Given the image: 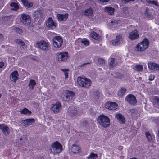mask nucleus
<instances>
[{
    "instance_id": "2eb2a0df",
    "label": "nucleus",
    "mask_w": 159,
    "mask_h": 159,
    "mask_svg": "<svg viewBox=\"0 0 159 159\" xmlns=\"http://www.w3.org/2000/svg\"><path fill=\"white\" fill-rule=\"evenodd\" d=\"M19 74L17 70L14 71L10 75L11 80L15 83H16L17 80L19 79Z\"/></svg>"
},
{
    "instance_id": "a211bd4d",
    "label": "nucleus",
    "mask_w": 159,
    "mask_h": 159,
    "mask_svg": "<svg viewBox=\"0 0 159 159\" xmlns=\"http://www.w3.org/2000/svg\"><path fill=\"white\" fill-rule=\"evenodd\" d=\"M71 150L72 152L75 154L80 153L81 151L80 148L75 144L72 145Z\"/></svg>"
},
{
    "instance_id": "dca6fc26",
    "label": "nucleus",
    "mask_w": 159,
    "mask_h": 159,
    "mask_svg": "<svg viewBox=\"0 0 159 159\" xmlns=\"http://www.w3.org/2000/svg\"><path fill=\"white\" fill-rule=\"evenodd\" d=\"M0 129L2 130L5 135L7 136L9 134V128L7 125L4 124H0Z\"/></svg>"
},
{
    "instance_id": "0eeeda50",
    "label": "nucleus",
    "mask_w": 159,
    "mask_h": 159,
    "mask_svg": "<svg viewBox=\"0 0 159 159\" xmlns=\"http://www.w3.org/2000/svg\"><path fill=\"white\" fill-rule=\"evenodd\" d=\"M125 100L131 105L135 106L137 103L136 97L131 94L127 95L125 98Z\"/></svg>"
},
{
    "instance_id": "49530a36",
    "label": "nucleus",
    "mask_w": 159,
    "mask_h": 159,
    "mask_svg": "<svg viewBox=\"0 0 159 159\" xmlns=\"http://www.w3.org/2000/svg\"><path fill=\"white\" fill-rule=\"evenodd\" d=\"M155 77V76L154 75L151 74L149 76V80L150 81L153 80L154 79Z\"/></svg>"
},
{
    "instance_id": "864d4df0",
    "label": "nucleus",
    "mask_w": 159,
    "mask_h": 159,
    "mask_svg": "<svg viewBox=\"0 0 159 159\" xmlns=\"http://www.w3.org/2000/svg\"><path fill=\"white\" fill-rule=\"evenodd\" d=\"M100 2L102 3L108 2L110 0H98Z\"/></svg>"
},
{
    "instance_id": "e433bc0d",
    "label": "nucleus",
    "mask_w": 159,
    "mask_h": 159,
    "mask_svg": "<svg viewBox=\"0 0 159 159\" xmlns=\"http://www.w3.org/2000/svg\"><path fill=\"white\" fill-rule=\"evenodd\" d=\"M111 40L110 43H112V44L114 46H117L120 43V40Z\"/></svg>"
},
{
    "instance_id": "423d86ee",
    "label": "nucleus",
    "mask_w": 159,
    "mask_h": 159,
    "mask_svg": "<svg viewBox=\"0 0 159 159\" xmlns=\"http://www.w3.org/2000/svg\"><path fill=\"white\" fill-rule=\"evenodd\" d=\"M20 22L22 24L28 26L31 22V18L30 16L25 14H22L20 15Z\"/></svg>"
},
{
    "instance_id": "de8ad7c7",
    "label": "nucleus",
    "mask_w": 159,
    "mask_h": 159,
    "mask_svg": "<svg viewBox=\"0 0 159 159\" xmlns=\"http://www.w3.org/2000/svg\"><path fill=\"white\" fill-rule=\"evenodd\" d=\"M52 40H62V38L60 37V36H54L53 39Z\"/></svg>"
},
{
    "instance_id": "6e6d98bb",
    "label": "nucleus",
    "mask_w": 159,
    "mask_h": 159,
    "mask_svg": "<svg viewBox=\"0 0 159 159\" xmlns=\"http://www.w3.org/2000/svg\"><path fill=\"white\" fill-rule=\"evenodd\" d=\"M122 1L125 2V3H127L130 1H134V0H122Z\"/></svg>"
},
{
    "instance_id": "13d9d810",
    "label": "nucleus",
    "mask_w": 159,
    "mask_h": 159,
    "mask_svg": "<svg viewBox=\"0 0 159 159\" xmlns=\"http://www.w3.org/2000/svg\"><path fill=\"white\" fill-rule=\"evenodd\" d=\"M123 149V147L121 146H120L119 147L118 149L120 150H121Z\"/></svg>"
},
{
    "instance_id": "7c9ffc66",
    "label": "nucleus",
    "mask_w": 159,
    "mask_h": 159,
    "mask_svg": "<svg viewBox=\"0 0 159 159\" xmlns=\"http://www.w3.org/2000/svg\"><path fill=\"white\" fill-rule=\"evenodd\" d=\"M143 68L142 65H136L134 68V70L138 72H141L143 71Z\"/></svg>"
},
{
    "instance_id": "ea45409f",
    "label": "nucleus",
    "mask_w": 159,
    "mask_h": 159,
    "mask_svg": "<svg viewBox=\"0 0 159 159\" xmlns=\"http://www.w3.org/2000/svg\"><path fill=\"white\" fill-rule=\"evenodd\" d=\"M18 44L20 45V47L24 46V48L25 47V48H26V46L22 40H19Z\"/></svg>"
},
{
    "instance_id": "09e8293b",
    "label": "nucleus",
    "mask_w": 159,
    "mask_h": 159,
    "mask_svg": "<svg viewBox=\"0 0 159 159\" xmlns=\"http://www.w3.org/2000/svg\"><path fill=\"white\" fill-rule=\"evenodd\" d=\"M124 39V36L122 35H119L116 36V40H120V39Z\"/></svg>"
},
{
    "instance_id": "680f3d73",
    "label": "nucleus",
    "mask_w": 159,
    "mask_h": 159,
    "mask_svg": "<svg viewBox=\"0 0 159 159\" xmlns=\"http://www.w3.org/2000/svg\"><path fill=\"white\" fill-rule=\"evenodd\" d=\"M130 159H138L137 158L134 157L133 158H131Z\"/></svg>"
},
{
    "instance_id": "aec40b11",
    "label": "nucleus",
    "mask_w": 159,
    "mask_h": 159,
    "mask_svg": "<svg viewBox=\"0 0 159 159\" xmlns=\"http://www.w3.org/2000/svg\"><path fill=\"white\" fill-rule=\"evenodd\" d=\"M34 121L35 120L34 118H29L24 120L23 123L25 126H27L31 125Z\"/></svg>"
},
{
    "instance_id": "9d476101",
    "label": "nucleus",
    "mask_w": 159,
    "mask_h": 159,
    "mask_svg": "<svg viewBox=\"0 0 159 159\" xmlns=\"http://www.w3.org/2000/svg\"><path fill=\"white\" fill-rule=\"evenodd\" d=\"M51 109L54 113H58L61 109V103L59 102H56L55 104L52 105Z\"/></svg>"
},
{
    "instance_id": "4468645a",
    "label": "nucleus",
    "mask_w": 159,
    "mask_h": 159,
    "mask_svg": "<svg viewBox=\"0 0 159 159\" xmlns=\"http://www.w3.org/2000/svg\"><path fill=\"white\" fill-rule=\"evenodd\" d=\"M148 68L154 71L159 70V64L154 62H150L148 64Z\"/></svg>"
},
{
    "instance_id": "a18cd8bd",
    "label": "nucleus",
    "mask_w": 159,
    "mask_h": 159,
    "mask_svg": "<svg viewBox=\"0 0 159 159\" xmlns=\"http://www.w3.org/2000/svg\"><path fill=\"white\" fill-rule=\"evenodd\" d=\"M10 18V17L9 16H3L2 17V20L5 21H7Z\"/></svg>"
},
{
    "instance_id": "3c124183",
    "label": "nucleus",
    "mask_w": 159,
    "mask_h": 159,
    "mask_svg": "<svg viewBox=\"0 0 159 159\" xmlns=\"http://www.w3.org/2000/svg\"><path fill=\"white\" fill-rule=\"evenodd\" d=\"M70 113L72 116H75L76 115L77 113V111L76 109L74 110V111H70Z\"/></svg>"
},
{
    "instance_id": "f8f14e48",
    "label": "nucleus",
    "mask_w": 159,
    "mask_h": 159,
    "mask_svg": "<svg viewBox=\"0 0 159 159\" xmlns=\"http://www.w3.org/2000/svg\"><path fill=\"white\" fill-rule=\"evenodd\" d=\"M37 44L39 48L43 50H46L48 49V43L46 42L45 40H40V42L38 41Z\"/></svg>"
},
{
    "instance_id": "6ab92c4d",
    "label": "nucleus",
    "mask_w": 159,
    "mask_h": 159,
    "mask_svg": "<svg viewBox=\"0 0 159 159\" xmlns=\"http://www.w3.org/2000/svg\"><path fill=\"white\" fill-rule=\"evenodd\" d=\"M139 36L138 31L137 30H135L130 33L129 37L131 39H137Z\"/></svg>"
},
{
    "instance_id": "37998d69",
    "label": "nucleus",
    "mask_w": 159,
    "mask_h": 159,
    "mask_svg": "<svg viewBox=\"0 0 159 159\" xmlns=\"http://www.w3.org/2000/svg\"><path fill=\"white\" fill-rule=\"evenodd\" d=\"M94 96L96 98L98 99L100 95V93L99 91L97 90L94 92Z\"/></svg>"
},
{
    "instance_id": "c03bdc74",
    "label": "nucleus",
    "mask_w": 159,
    "mask_h": 159,
    "mask_svg": "<svg viewBox=\"0 0 159 159\" xmlns=\"http://www.w3.org/2000/svg\"><path fill=\"white\" fill-rule=\"evenodd\" d=\"M81 43L86 46H88L89 44V40H81Z\"/></svg>"
},
{
    "instance_id": "bb28decb",
    "label": "nucleus",
    "mask_w": 159,
    "mask_h": 159,
    "mask_svg": "<svg viewBox=\"0 0 159 159\" xmlns=\"http://www.w3.org/2000/svg\"><path fill=\"white\" fill-rule=\"evenodd\" d=\"M36 84V83L35 81L34 80L31 79L30 81L28 86L30 89L31 90H33Z\"/></svg>"
},
{
    "instance_id": "5701e85b",
    "label": "nucleus",
    "mask_w": 159,
    "mask_h": 159,
    "mask_svg": "<svg viewBox=\"0 0 159 159\" xmlns=\"http://www.w3.org/2000/svg\"><path fill=\"white\" fill-rule=\"evenodd\" d=\"M104 10L106 12L111 15L114 13L115 11L114 8L111 7H105Z\"/></svg>"
},
{
    "instance_id": "69168bd1",
    "label": "nucleus",
    "mask_w": 159,
    "mask_h": 159,
    "mask_svg": "<svg viewBox=\"0 0 159 159\" xmlns=\"http://www.w3.org/2000/svg\"><path fill=\"white\" fill-rule=\"evenodd\" d=\"M55 34V33H51V34H52H52Z\"/></svg>"
},
{
    "instance_id": "f704fd0d",
    "label": "nucleus",
    "mask_w": 159,
    "mask_h": 159,
    "mask_svg": "<svg viewBox=\"0 0 159 159\" xmlns=\"http://www.w3.org/2000/svg\"><path fill=\"white\" fill-rule=\"evenodd\" d=\"M146 2L149 4L154 5L158 7L159 6L158 2L155 1L148 0Z\"/></svg>"
},
{
    "instance_id": "f03ea898",
    "label": "nucleus",
    "mask_w": 159,
    "mask_h": 159,
    "mask_svg": "<svg viewBox=\"0 0 159 159\" xmlns=\"http://www.w3.org/2000/svg\"><path fill=\"white\" fill-rule=\"evenodd\" d=\"M50 150L53 153H60L63 150L62 145L58 141H55L51 144Z\"/></svg>"
},
{
    "instance_id": "338daca9",
    "label": "nucleus",
    "mask_w": 159,
    "mask_h": 159,
    "mask_svg": "<svg viewBox=\"0 0 159 159\" xmlns=\"http://www.w3.org/2000/svg\"><path fill=\"white\" fill-rule=\"evenodd\" d=\"M1 96H2V95H1V93H0V98H1Z\"/></svg>"
},
{
    "instance_id": "79ce46f5",
    "label": "nucleus",
    "mask_w": 159,
    "mask_h": 159,
    "mask_svg": "<svg viewBox=\"0 0 159 159\" xmlns=\"http://www.w3.org/2000/svg\"><path fill=\"white\" fill-rule=\"evenodd\" d=\"M98 61L100 64H104L105 62V60L101 58H98Z\"/></svg>"
},
{
    "instance_id": "0e129e2a",
    "label": "nucleus",
    "mask_w": 159,
    "mask_h": 159,
    "mask_svg": "<svg viewBox=\"0 0 159 159\" xmlns=\"http://www.w3.org/2000/svg\"><path fill=\"white\" fill-rule=\"evenodd\" d=\"M143 40H148V39L146 38H145L143 39Z\"/></svg>"
},
{
    "instance_id": "774afa93",
    "label": "nucleus",
    "mask_w": 159,
    "mask_h": 159,
    "mask_svg": "<svg viewBox=\"0 0 159 159\" xmlns=\"http://www.w3.org/2000/svg\"><path fill=\"white\" fill-rule=\"evenodd\" d=\"M153 159H156V158H153Z\"/></svg>"
},
{
    "instance_id": "412c9836",
    "label": "nucleus",
    "mask_w": 159,
    "mask_h": 159,
    "mask_svg": "<svg viewBox=\"0 0 159 159\" xmlns=\"http://www.w3.org/2000/svg\"><path fill=\"white\" fill-rule=\"evenodd\" d=\"M116 118L117 119L121 124H124L125 122V118L123 115L120 114H117L116 115Z\"/></svg>"
},
{
    "instance_id": "393cba45",
    "label": "nucleus",
    "mask_w": 159,
    "mask_h": 159,
    "mask_svg": "<svg viewBox=\"0 0 159 159\" xmlns=\"http://www.w3.org/2000/svg\"><path fill=\"white\" fill-rule=\"evenodd\" d=\"M54 47L59 48L61 46L63 43V40H52Z\"/></svg>"
},
{
    "instance_id": "39448f33",
    "label": "nucleus",
    "mask_w": 159,
    "mask_h": 159,
    "mask_svg": "<svg viewBox=\"0 0 159 159\" xmlns=\"http://www.w3.org/2000/svg\"><path fill=\"white\" fill-rule=\"evenodd\" d=\"M75 93L72 91L66 90L61 94V97L65 101H69L72 99Z\"/></svg>"
},
{
    "instance_id": "5fc2aeb1",
    "label": "nucleus",
    "mask_w": 159,
    "mask_h": 159,
    "mask_svg": "<svg viewBox=\"0 0 159 159\" xmlns=\"http://www.w3.org/2000/svg\"><path fill=\"white\" fill-rule=\"evenodd\" d=\"M145 15L147 16L148 17H150V16H151L150 14H149L147 11H145Z\"/></svg>"
},
{
    "instance_id": "f3484780",
    "label": "nucleus",
    "mask_w": 159,
    "mask_h": 159,
    "mask_svg": "<svg viewBox=\"0 0 159 159\" xmlns=\"http://www.w3.org/2000/svg\"><path fill=\"white\" fill-rule=\"evenodd\" d=\"M68 16L67 13L64 14H58L57 15V19L59 21H65L66 20Z\"/></svg>"
},
{
    "instance_id": "f257e3e1",
    "label": "nucleus",
    "mask_w": 159,
    "mask_h": 159,
    "mask_svg": "<svg viewBox=\"0 0 159 159\" xmlns=\"http://www.w3.org/2000/svg\"><path fill=\"white\" fill-rule=\"evenodd\" d=\"M97 120L98 122L104 128H107L110 125V119L104 115H100L98 117Z\"/></svg>"
},
{
    "instance_id": "a19ab883",
    "label": "nucleus",
    "mask_w": 159,
    "mask_h": 159,
    "mask_svg": "<svg viewBox=\"0 0 159 159\" xmlns=\"http://www.w3.org/2000/svg\"><path fill=\"white\" fill-rule=\"evenodd\" d=\"M153 101L156 103L159 104V97L157 96H155L152 99Z\"/></svg>"
},
{
    "instance_id": "c85d7f7f",
    "label": "nucleus",
    "mask_w": 159,
    "mask_h": 159,
    "mask_svg": "<svg viewBox=\"0 0 159 159\" xmlns=\"http://www.w3.org/2000/svg\"><path fill=\"white\" fill-rule=\"evenodd\" d=\"M21 114L30 115L31 114V112L26 108H24L22 110L20 111Z\"/></svg>"
},
{
    "instance_id": "2f4dec72",
    "label": "nucleus",
    "mask_w": 159,
    "mask_h": 159,
    "mask_svg": "<svg viewBox=\"0 0 159 159\" xmlns=\"http://www.w3.org/2000/svg\"><path fill=\"white\" fill-rule=\"evenodd\" d=\"M98 157L97 154L91 152L89 156L87 157L88 159H96Z\"/></svg>"
},
{
    "instance_id": "c9c22d12",
    "label": "nucleus",
    "mask_w": 159,
    "mask_h": 159,
    "mask_svg": "<svg viewBox=\"0 0 159 159\" xmlns=\"http://www.w3.org/2000/svg\"><path fill=\"white\" fill-rule=\"evenodd\" d=\"M115 58H111V59L110 62L109 63L110 67L113 68L115 66V64H114Z\"/></svg>"
},
{
    "instance_id": "1a4fd4ad",
    "label": "nucleus",
    "mask_w": 159,
    "mask_h": 159,
    "mask_svg": "<svg viewBox=\"0 0 159 159\" xmlns=\"http://www.w3.org/2000/svg\"><path fill=\"white\" fill-rule=\"evenodd\" d=\"M69 57L68 52H63L57 53V58L58 61H65Z\"/></svg>"
},
{
    "instance_id": "052dcab7",
    "label": "nucleus",
    "mask_w": 159,
    "mask_h": 159,
    "mask_svg": "<svg viewBox=\"0 0 159 159\" xmlns=\"http://www.w3.org/2000/svg\"><path fill=\"white\" fill-rule=\"evenodd\" d=\"M90 63H89V62H87V63H85L83 65V66H84V65L87 64H89Z\"/></svg>"
},
{
    "instance_id": "6e6552de",
    "label": "nucleus",
    "mask_w": 159,
    "mask_h": 159,
    "mask_svg": "<svg viewBox=\"0 0 159 159\" xmlns=\"http://www.w3.org/2000/svg\"><path fill=\"white\" fill-rule=\"evenodd\" d=\"M34 19L35 21L40 22L43 21L44 20V16L42 11H37L35 12L34 14Z\"/></svg>"
},
{
    "instance_id": "c756f323",
    "label": "nucleus",
    "mask_w": 159,
    "mask_h": 159,
    "mask_svg": "<svg viewBox=\"0 0 159 159\" xmlns=\"http://www.w3.org/2000/svg\"><path fill=\"white\" fill-rule=\"evenodd\" d=\"M126 91V89L125 88L121 87L119 89L118 92V94L120 96H122L125 93Z\"/></svg>"
},
{
    "instance_id": "b1692460",
    "label": "nucleus",
    "mask_w": 159,
    "mask_h": 159,
    "mask_svg": "<svg viewBox=\"0 0 159 159\" xmlns=\"http://www.w3.org/2000/svg\"><path fill=\"white\" fill-rule=\"evenodd\" d=\"M93 10L91 8H89L83 11V12L85 15L91 16L93 15Z\"/></svg>"
},
{
    "instance_id": "603ef678",
    "label": "nucleus",
    "mask_w": 159,
    "mask_h": 159,
    "mask_svg": "<svg viewBox=\"0 0 159 159\" xmlns=\"http://www.w3.org/2000/svg\"><path fill=\"white\" fill-rule=\"evenodd\" d=\"M4 63L2 61L0 62V70L3 68L4 66Z\"/></svg>"
},
{
    "instance_id": "473e14b6",
    "label": "nucleus",
    "mask_w": 159,
    "mask_h": 159,
    "mask_svg": "<svg viewBox=\"0 0 159 159\" xmlns=\"http://www.w3.org/2000/svg\"><path fill=\"white\" fill-rule=\"evenodd\" d=\"M145 135L149 141L152 142L153 140V137L149 132H146Z\"/></svg>"
},
{
    "instance_id": "ddd939ff",
    "label": "nucleus",
    "mask_w": 159,
    "mask_h": 159,
    "mask_svg": "<svg viewBox=\"0 0 159 159\" xmlns=\"http://www.w3.org/2000/svg\"><path fill=\"white\" fill-rule=\"evenodd\" d=\"M46 25L48 28H55L57 26V24L52 18L49 17L46 21Z\"/></svg>"
},
{
    "instance_id": "4d7b16f0",
    "label": "nucleus",
    "mask_w": 159,
    "mask_h": 159,
    "mask_svg": "<svg viewBox=\"0 0 159 159\" xmlns=\"http://www.w3.org/2000/svg\"><path fill=\"white\" fill-rule=\"evenodd\" d=\"M111 24H110V25H113L116 24L117 22L116 21H111Z\"/></svg>"
},
{
    "instance_id": "4be33fe9",
    "label": "nucleus",
    "mask_w": 159,
    "mask_h": 159,
    "mask_svg": "<svg viewBox=\"0 0 159 159\" xmlns=\"http://www.w3.org/2000/svg\"><path fill=\"white\" fill-rule=\"evenodd\" d=\"M24 6L27 8H30L32 7L33 3L27 0H21Z\"/></svg>"
},
{
    "instance_id": "cd10ccee",
    "label": "nucleus",
    "mask_w": 159,
    "mask_h": 159,
    "mask_svg": "<svg viewBox=\"0 0 159 159\" xmlns=\"http://www.w3.org/2000/svg\"><path fill=\"white\" fill-rule=\"evenodd\" d=\"M90 36L92 38L95 40H97L100 39V36L96 32L93 31L91 33Z\"/></svg>"
},
{
    "instance_id": "58836bf2",
    "label": "nucleus",
    "mask_w": 159,
    "mask_h": 159,
    "mask_svg": "<svg viewBox=\"0 0 159 159\" xmlns=\"http://www.w3.org/2000/svg\"><path fill=\"white\" fill-rule=\"evenodd\" d=\"M14 30L17 33L20 34L22 32V30L18 27H15L14 28Z\"/></svg>"
},
{
    "instance_id": "e2e57ef3",
    "label": "nucleus",
    "mask_w": 159,
    "mask_h": 159,
    "mask_svg": "<svg viewBox=\"0 0 159 159\" xmlns=\"http://www.w3.org/2000/svg\"><path fill=\"white\" fill-rule=\"evenodd\" d=\"M157 135H158V138H159V130L158 131V134H157Z\"/></svg>"
},
{
    "instance_id": "20e7f679",
    "label": "nucleus",
    "mask_w": 159,
    "mask_h": 159,
    "mask_svg": "<svg viewBox=\"0 0 159 159\" xmlns=\"http://www.w3.org/2000/svg\"><path fill=\"white\" fill-rule=\"evenodd\" d=\"M77 81L79 85L80 86L88 88L92 84L91 80L88 78L78 77L77 78Z\"/></svg>"
},
{
    "instance_id": "7ed1b4c3",
    "label": "nucleus",
    "mask_w": 159,
    "mask_h": 159,
    "mask_svg": "<svg viewBox=\"0 0 159 159\" xmlns=\"http://www.w3.org/2000/svg\"><path fill=\"white\" fill-rule=\"evenodd\" d=\"M149 40H142L136 45L134 50L139 52L144 51L149 46Z\"/></svg>"
},
{
    "instance_id": "8fccbe9b",
    "label": "nucleus",
    "mask_w": 159,
    "mask_h": 159,
    "mask_svg": "<svg viewBox=\"0 0 159 159\" xmlns=\"http://www.w3.org/2000/svg\"><path fill=\"white\" fill-rule=\"evenodd\" d=\"M130 112H131L132 114H134L137 111V110L134 108L130 109L129 110Z\"/></svg>"
},
{
    "instance_id": "72a5a7b5",
    "label": "nucleus",
    "mask_w": 159,
    "mask_h": 159,
    "mask_svg": "<svg viewBox=\"0 0 159 159\" xmlns=\"http://www.w3.org/2000/svg\"><path fill=\"white\" fill-rule=\"evenodd\" d=\"M61 70L63 72L64 74L65 78L66 79L68 77V73L67 72L69 71L68 69H61Z\"/></svg>"
},
{
    "instance_id": "a878e982",
    "label": "nucleus",
    "mask_w": 159,
    "mask_h": 159,
    "mask_svg": "<svg viewBox=\"0 0 159 159\" xmlns=\"http://www.w3.org/2000/svg\"><path fill=\"white\" fill-rule=\"evenodd\" d=\"M11 9L12 10L17 11L19 9V7L18 4L15 2H12L10 4Z\"/></svg>"
},
{
    "instance_id": "4c0bfd02",
    "label": "nucleus",
    "mask_w": 159,
    "mask_h": 159,
    "mask_svg": "<svg viewBox=\"0 0 159 159\" xmlns=\"http://www.w3.org/2000/svg\"><path fill=\"white\" fill-rule=\"evenodd\" d=\"M124 77V75L119 73H116V78L118 79H121L123 78Z\"/></svg>"
},
{
    "instance_id": "bf43d9fd",
    "label": "nucleus",
    "mask_w": 159,
    "mask_h": 159,
    "mask_svg": "<svg viewBox=\"0 0 159 159\" xmlns=\"http://www.w3.org/2000/svg\"><path fill=\"white\" fill-rule=\"evenodd\" d=\"M3 39V36L2 34H0V39Z\"/></svg>"
},
{
    "instance_id": "9b49d317",
    "label": "nucleus",
    "mask_w": 159,
    "mask_h": 159,
    "mask_svg": "<svg viewBox=\"0 0 159 159\" xmlns=\"http://www.w3.org/2000/svg\"><path fill=\"white\" fill-rule=\"evenodd\" d=\"M105 107L107 109L110 110H114L118 107L117 104L115 102L108 101L106 102Z\"/></svg>"
}]
</instances>
